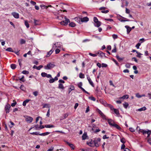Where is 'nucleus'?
I'll use <instances>...</instances> for the list:
<instances>
[{
  "mask_svg": "<svg viewBox=\"0 0 151 151\" xmlns=\"http://www.w3.org/2000/svg\"><path fill=\"white\" fill-rule=\"evenodd\" d=\"M137 57H139V58H141V55H142V54L141 53L138 52H137Z\"/></svg>",
  "mask_w": 151,
  "mask_h": 151,
  "instance_id": "5fc2aeb1",
  "label": "nucleus"
},
{
  "mask_svg": "<svg viewBox=\"0 0 151 151\" xmlns=\"http://www.w3.org/2000/svg\"><path fill=\"white\" fill-rule=\"evenodd\" d=\"M24 24L27 28H29V24L27 20H25L24 21Z\"/></svg>",
  "mask_w": 151,
  "mask_h": 151,
  "instance_id": "2f4dec72",
  "label": "nucleus"
},
{
  "mask_svg": "<svg viewBox=\"0 0 151 151\" xmlns=\"http://www.w3.org/2000/svg\"><path fill=\"white\" fill-rule=\"evenodd\" d=\"M139 132V133H142L144 135H145L146 134H147V137H149V136L150 135L151 133V131L148 129L145 130L143 129H140Z\"/></svg>",
  "mask_w": 151,
  "mask_h": 151,
  "instance_id": "f257e3e1",
  "label": "nucleus"
},
{
  "mask_svg": "<svg viewBox=\"0 0 151 151\" xmlns=\"http://www.w3.org/2000/svg\"><path fill=\"white\" fill-rule=\"evenodd\" d=\"M97 55H99V56L101 58H103V57H106L105 55V53L103 52H102L101 51H98L97 52Z\"/></svg>",
  "mask_w": 151,
  "mask_h": 151,
  "instance_id": "ddd939ff",
  "label": "nucleus"
},
{
  "mask_svg": "<svg viewBox=\"0 0 151 151\" xmlns=\"http://www.w3.org/2000/svg\"><path fill=\"white\" fill-rule=\"evenodd\" d=\"M89 55H90V56L93 57H96L97 56V54H92L91 53H89Z\"/></svg>",
  "mask_w": 151,
  "mask_h": 151,
  "instance_id": "603ef678",
  "label": "nucleus"
},
{
  "mask_svg": "<svg viewBox=\"0 0 151 151\" xmlns=\"http://www.w3.org/2000/svg\"><path fill=\"white\" fill-rule=\"evenodd\" d=\"M131 64L129 63H127L125 65V66L127 68H129L130 67V65Z\"/></svg>",
  "mask_w": 151,
  "mask_h": 151,
  "instance_id": "c03bdc74",
  "label": "nucleus"
},
{
  "mask_svg": "<svg viewBox=\"0 0 151 151\" xmlns=\"http://www.w3.org/2000/svg\"><path fill=\"white\" fill-rule=\"evenodd\" d=\"M33 94L35 96H36L38 95V92L37 91H35L33 92Z\"/></svg>",
  "mask_w": 151,
  "mask_h": 151,
  "instance_id": "864d4df0",
  "label": "nucleus"
},
{
  "mask_svg": "<svg viewBox=\"0 0 151 151\" xmlns=\"http://www.w3.org/2000/svg\"><path fill=\"white\" fill-rule=\"evenodd\" d=\"M79 77L80 78H84V75L82 73L79 74Z\"/></svg>",
  "mask_w": 151,
  "mask_h": 151,
  "instance_id": "49530a36",
  "label": "nucleus"
},
{
  "mask_svg": "<svg viewBox=\"0 0 151 151\" xmlns=\"http://www.w3.org/2000/svg\"><path fill=\"white\" fill-rule=\"evenodd\" d=\"M89 20V19L87 17H85L81 19V21L82 22H87Z\"/></svg>",
  "mask_w": 151,
  "mask_h": 151,
  "instance_id": "b1692460",
  "label": "nucleus"
},
{
  "mask_svg": "<svg viewBox=\"0 0 151 151\" xmlns=\"http://www.w3.org/2000/svg\"><path fill=\"white\" fill-rule=\"evenodd\" d=\"M83 84L81 82H80L78 84V87L80 88L84 92L86 93L89 95V93L86 91L82 87Z\"/></svg>",
  "mask_w": 151,
  "mask_h": 151,
  "instance_id": "6e6552de",
  "label": "nucleus"
},
{
  "mask_svg": "<svg viewBox=\"0 0 151 151\" xmlns=\"http://www.w3.org/2000/svg\"><path fill=\"white\" fill-rule=\"evenodd\" d=\"M53 50H50L49 52H47V55L46 56V57H49L53 52Z\"/></svg>",
  "mask_w": 151,
  "mask_h": 151,
  "instance_id": "cd10ccee",
  "label": "nucleus"
},
{
  "mask_svg": "<svg viewBox=\"0 0 151 151\" xmlns=\"http://www.w3.org/2000/svg\"><path fill=\"white\" fill-rule=\"evenodd\" d=\"M64 18L65 20L62 21L60 22V24L62 25H66L68 24V22H70V20L69 19L67 18L66 17H64Z\"/></svg>",
  "mask_w": 151,
  "mask_h": 151,
  "instance_id": "0eeeda50",
  "label": "nucleus"
},
{
  "mask_svg": "<svg viewBox=\"0 0 151 151\" xmlns=\"http://www.w3.org/2000/svg\"><path fill=\"white\" fill-rule=\"evenodd\" d=\"M69 25L70 27H74L76 26L75 24L73 22H71L70 23Z\"/></svg>",
  "mask_w": 151,
  "mask_h": 151,
  "instance_id": "473e14b6",
  "label": "nucleus"
},
{
  "mask_svg": "<svg viewBox=\"0 0 151 151\" xmlns=\"http://www.w3.org/2000/svg\"><path fill=\"white\" fill-rule=\"evenodd\" d=\"M10 108V106L9 104H7L6 106L5 109L6 113H8L9 112V110Z\"/></svg>",
  "mask_w": 151,
  "mask_h": 151,
  "instance_id": "2eb2a0df",
  "label": "nucleus"
},
{
  "mask_svg": "<svg viewBox=\"0 0 151 151\" xmlns=\"http://www.w3.org/2000/svg\"><path fill=\"white\" fill-rule=\"evenodd\" d=\"M129 129L130 131L131 132H134L135 131L134 129L132 127H130V128H129Z\"/></svg>",
  "mask_w": 151,
  "mask_h": 151,
  "instance_id": "69168bd1",
  "label": "nucleus"
},
{
  "mask_svg": "<svg viewBox=\"0 0 151 151\" xmlns=\"http://www.w3.org/2000/svg\"><path fill=\"white\" fill-rule=\"evenodd\" d=\"M24 78V76H22V77L19 79V80L20 81H21L22 82H24L25 81V80Z\"/></svg>",
  "mask_w": 151,
  "mask_h": 151,
  "instance_id": "e2e57ef3",
  "label": "nucleus"
},
{
  "mask_svg": "<svg viewBox=\"0 0 151 151\" xmlns=\"http://www.w3.org/2000/svg\"><path fill=\"white\" fill-rule=\"evenodd\" d=\"M22 73L24 74H29V72L28 71L24 70L22 71Z\"/></svg>",
  "mask_w": 151,
  "mask_h": 151,
  "instance_id": "09e8293b",
  "label": "nucleus"
},
{
  "mask_svg": "<svg viewBox=\"0 0 151 151\" xmlns=\"http://www.w3.org/2000/svg\"><path fill=\"white\" fill-rule=\"evenodd\" d=\"M110 108L111 110L114 111V113L117 116L119 117V116L120 114L118 109L114 108L112 105L110 106Z\"/></svg>",
  "mask_w": 151,
  "mask_h": 151,
  "instance_id": "423d86ee",
  "label": "nucleus"
},
{
  "mask_svg": "<svg viewBox=\"0 0 151 151\" xmlns=\"http://www.w3.org/2000/svg\"><path fill=\"white\" fill-rule=\"evenodd\" d=\"M112 37L114 39H116L117 38L118 36L117 35L115 34H113L112 35Z\"/></svg>",
  "mask_w": 151,
  "mask_h": 151,
  "instance_id": "680f3d73",
  "label": "nucleus"
},
{
  "mask_svg": "<svg viewBox=\"0 0 151 151\" xmlns=\"http://www.w3.org/2000/svg\"><path fill=\"white\" fill-rule=\"evenodd\" d=\"M65 142L71 148L72 150H74V146L73 144H71L67 141H66Z\"/></svg>",
  "mask_w": 151,
  "mask_h": 151,
  "instance_id": "a211bd4d",
  "label": "nucleus"
},
{
  "mask_svg": "<svg viewBox=\"0 0 151 151\" xmlns=\"http://www.w3.org/2000/svg\"><path fill=\"white\" fill-rule=\"evenodd\" d=\"M121 142L123 144H124L125 142V139L124 138H122L121 139Z\"/></svg>",
  "mask_w": 151,
  "mask_h": 151,
  "instance_id": "4d7b16f0",
  "label": "nucleus"
},
{
  "mask_svg": "<svg viewBox=\"0 0 151 151\" xmlns=\"http://www.w3.org/2000/svg\"><path fill=\"white\" fill-rule=\"evenodd\" d=\"M24 117L26 121L28 123H31L33 120V118L29 116H25Z\"/></svg>",
  "mask_w": 151,
  "mask_h": 151,
  "instance_id": "1a4fd4ad",
  "label": "nucleus"
},
{
  "mask_svg": "<svg viewBox=\"0 0 151 151\" xmlns=\"http://www.w3.org/2000/svg\"><path fill=\"white\" fill-rule=\"evenodd\" d=\"M116 128L117 129L119 130H120L121 129V128L120 127H119V125H118L116 124H115L113 126Z\"/></svg>",
  "mask_w": 151,
  "mask_h": 151,
  "instance_id": "7c9ffc66",
  "label": "nucleus"
},
{
  "mask_svg": "<svg viewBox=\"0 0 151 151\" xmlns=\"http://www.w3.org/2000/svg\"><path fill=\"white\" fill-rule=\"evenodd\" d=\"M34 23L35 25H38L40 24L41 23L39 20L34 19Z\"/></svg>",
  "mask_w": 151,
  "mask_h": 151,
  "instance_id": "aec40b11",
  "label": "nucleus"
},
{
  "mask_svg": "<svg viewBox=\"0 0 151 151\" xmlns=\"http://www.w3.org/2000/svg\"><path fill=\"white\" fill-rule=\"evenodd\" d=\"M141 45V43H138L136 45V47L137 49H139V47Z\"/></svg>",
  "mask_w": 151,
  "mask_h": 151,
  "instance_id": "13d9d810",
  "label": "nucleus"
},
{
  "mask_svg": "<svg viewBox=\"0 0 151 151\" xmlns=\"http://www.w3.org/2000/svg\"><path fill=\"white\" fill-rule=\"evenodd\" d=\"M68 114H64L63 116L64 117L63 118L62 117L61 119L60 120H62L63 119H65L68 116Z\"/></svg>",
  "mask_w": 151,
  "mask_h": 151,
  "instance_id": "72a5a7b5",
  "label": "nucleus"
},
{
  "mask_svg": "<svg viewBox=\"0 0 151 151\" xmlns=\"http://www.w3.org/2000/svg\"><path fill=\"white\" fill-rule=\"evenodd\" d=\"M50 133V132H46L40 134V135L44 136H45L49 134Z\"/></svg>",
  "mask_w": 151,
  "mask_h": 151,
  "instance_id": "bb28decb",
  "label": "nucleus"
},
{
  "mask_svg": "<svg viewBox=\"0 0 151 151\" xmlns=\"http://www.w3.org/2000/svg\"><path fill=\"white\" fill-rule=\"evenodd\" d=\"M74 89L75 87L73 85L70 86L69 88V93H70L72 91L74 90Z\"/></svg>",
  "mask_w": 151,
  "mask_h": 151,
  "instance_id": "4be33fe9",
  "label": "nucleus"
},
{
  "mask_svg": "<svg viewBox=\"0 0 151 151\" xmlns=\"http://www.w3.org/2000/svg\"><path fill=\"white\" fill-rule=\"evenodd\" d=\"M136 96L139 98L141 97V95H140L139 93H137L136 94Z\"/></svg>",
  "mask_w": 151,
  "mask_h": 151,
  "instance_id": "338daca9",
  "label": "nucleus"
},
{
  "mask_svg": "<svg viewBox=\"0 0 151 151\" xmlns=\"http://www.w3.org/2000/svg\"><path fill=\"white\" fill-rule=\"evenodd\" d=\"M45 127L47 128H51L54 127L55 126L52 124H46L45 125Z\"/></svg>",
  "mask_w": 151,
  "mask_h": 151,
  "instance_id": "393cba45",
  "label": "nucleus"
},
{
  "mask_svg": "<svg viewBox=\"0 0 151 151\" xmlns=\"http://www.w3.org/2000/svg\"><path fill=\"white\" fill-rule=\"evenodd\" d=\"M146 109V108L144 106L143 107H142L141 108L137 109V111H145Z\"/></svg>",
  "mask_w": 151,
  "mask_h": 151,
  "instance_id": "a878e982",
  "label": "nucleus"
},
{
  "mask_svg": "<svg viewBox=\"0 0 151 151\" xmlns=\"http://www.w3.org/2000/svg\"><path fill=\"white\" fill-rule=\"evenodd\" d=\"M100 141L101 139L99 138H95L93 140L94 146H95L96 147H98L100 144Z\"/></svg>",
  "mask_w": 151,
  "mask_h": 151,
  "instance_id": "20e7f679",
  "label": "nucleus"
},
{
  "mask_svg": "<svg viewBox=\"0 0 151 151\" xmlns=\"http://www.w3.org/2000/svg\"><path fill=\"white\" fill-rule=\"evenodd\" d=\"M96 111L101 116L102 119H104L106 120V117L105 115L99 109H96Z\"/></svg>",
  "mask_w": 151,
  "mask_h": 151,
  "instance_id": "9d476101",
  "label": "nucleus"
},
{
  "mask_svg": "<svg viewBox=\"0 0 151 151\" xmlns=\"http://www.w3.org/2000/svg\"><path fill=\"white\" fill-rule=\"evenodd\" d=\"M42 67L43 66L42 65H40L39 66H37V67H36V69L37 70H40Z\"/></svg>",
  "mask_w": 151,
  "mask_h": 151,
  "instance_id": "bf43d9fd",
  "label": "nucleus"
},
{
  "mask_svg": "<svg viewBox=\"0 0 151 151\" xmlns=\"http://www.w3.org/2000/svg\"><path fill=\"white\" fill-rule=\"evenodd\" d=\"M49 81L50 83H52L55 82V80L54 78H52L50 79L49 80Z\"/></svg>",
  "mask_w": 151,
  "mask_h": 151,
  "instance_id": "79ce46f5",
  "label": "nucleus"
},
{
  "mask_svg": "<svg viewBox=\"0 0 151 151\" xmlns=\"http://www.w3.org/2000/svg\"><path fill=\"white\" fill-rule=\"evenodd\" d=\"M30 101V100L29 99H27L25 101H24L22 105L23 106H25L26 104L28 103Z\"/></svg>",
  "mask_w": 151,
  "mask_h": 151,
  "instance_id": "c85d7f7f",
  "label": "nucleus"
},
{
  "mask_svg": "<svg viewBox=\"0 0 151 151\" xmlns=\"http://www.w3.org/2000/svg\"><path fill=\"white\" fill-rule=\"evenodd\" d=\"M40 7L42 9H47V7L45 5L43 4H41L40 5Z\"/></svg>",
  "mask_w": 151,
  "mask_h": 151,
  "instance_id": "58836bf2",
  "label": "nucleus"
},
{
  "mask_svg": "<svg viewBox=\"0 0 151 151\" xmlns=\"http://www.w3.org/2000/svg\"><path fill=\"white\" fill-rule=\"evenodd\" d=\"M99 102L101 104L105 106L106 107H109L110 108V106L112 105L111 104H108L103 99H100L99 100Z\"/></svg>",
  "mask_w": 151,
  "mask_h": 151,
  "instance_id": "39448f33",
  "label": "nucleus"
},
{
  "mask_svg": "<svg viewBox=\"0 0 151 151\" xmlns=\"http://www.w3.org/2000/svg\"><path fill=\"white\" fill-rule=\"evenodd\" d=\"M125 27L127 29V33L129 34L131 30V28L127 25L125 26Z\"/></svg>",
  "mask_w": 151,
  "mask_h": 151,
  "instance_id": "6ab92c4d",
  "label": "nucleus"
},
{
  "mask_svg": "<svg viewBox=\"0 0 151 151\" xmlns=\"http://www.w3.org/2000/svg\"><path fill=\"white\" fill-rule=\"evenodd\" d=\"M59 83H64L65 82V81L62 79H60L58 81Z\"/></svg>",
  "mask_w": 151,
  "mask_h": 151,
  "instance_id": "6e6d98bb",
  "label": "nucleus"
},
{
  "mask_svg": "<svg viewBox=\"0 0 151 151\" xmlns=\"http://www.w3.org/2000/svg\"><path fill=\"white\" fill-rule=\"evenodd\" d=\"M11 67L12 69H14L16 68V66L15 64H12L11 65Z\"/></svg>",
  "mask_w": 151,
  "mask_h": 151,
  "instance_id": "c9c22d12",
  "label": "nucleus"
},
{
  "mask_svg": "<svg viewBox=\"0 0 151 151\" xmlns=\"http://www.w3.org/2000/svg\"><path fill=\"white\" fill-rule=\"evenodd\" d=\"M87 79L89 82V84L93 87H94V85L93 82L91 80L89 76L88 75H87Z\"/></svg>",
  "mask_w": 151,
  "mask_h": 151,
  "instance_id": "f8f14e48",
  "label": "nucleus"
},
{
  "mask_svg": "<svg viewBox=\"0 0 151 151\" xmlns=\"http://www.w3.org/2000/svg\"><path fill=\"white\" fill-rule=\"evenodd\" d=\"M101 65L102 67H106L107 66V65L106 64L104 63H102Z\"/></svg>",
  "mask_w": 151,
  "mask_h": 151,
  "instance_id": "0e129e2a",
  "label": "nucleus"
},
{
  "mask_svg": "<svg viewBox=\"0 0 151 151\" xmlns=\"http://www.w3.org/2000/svg\"><path fill=\"white\" fill-rule=\"evenodd\" d=\"M43 108H48L49 109H50V106L49 105L47 104H45L44 105Z\"/></svg>",
  "mask_w": 151,
  "mask_h": 151,
  "instance_id": "8fccbe9b",
  "label": "nucleus"
},
{
  "mask_svg": "<svg viewBox=\"0 0 151 151\" xmlns=\"http://www.w3.org/2000/svg\"><path fill=\"white\" fill-rule=\"evenodd\" d=\"M12 15L16 19H18L19 17V14L16 12H13L12 13Z\"/></svg>",
  "mask_w": 151,
  "mask_h": 151,
  "instance_id": "4468645a",
  "label": "nucleus"
},
{
  "mask_svg": "<svg viewBox=\"0 0 151 151\" xmlns=\"http://www.w3.org/2000/svg\"><path fill=\"white\" fill-rule=\"evenodd\" d=\"M47 73L45 72H42L41 74V76L43 77H46Z\"/></svg>",
  "mask_w": 151,
  "mask_h": 151,
  "instance_id": "37998d69",
  "label": "nucleus"
},
{
  "mask_svg": "<svg viewBox=\"0 0 151 151\" xmlns=\"http://www.w3.org/2000/svg\"><path fill=\"white\" fill-rule=\"evenodd\" d=\"M129 98V95H124L122 97L120 98V99H127Z\"/></svg>",
  "mask_w": 151,
  "mask_h": 151,
  "instance_id": "c756f323",
  "label": "nucleus"
},
{
  "mask_svg": "<svg viewBox=\"0 0 151 151\" xmlns=\"http://www.w3.org/2000/svg\"><path fill=\"white\" fill-rule=\"evenodd\" d=\"M108 122L109 124L111 126H113V125L115 124L113 121L111 119H108Z\"/></svg>",
  "mask_w": 151,
  "mask_h": 151,
  "instance_id": "f3484780",
  "label": "nucleus"
},
{
  "mask_svg": "<svg viewBox=\"0 0 151 151\" xmlns=\"http://www.w3.org/2000/svg\"><path fill=\"white\" fill-rule=\"evenodd\" d=\"M32 135H40V134H39V132H33L30 133Z\"/></svg>",
  "mask_w": 151,
  "mask_h": 151,
  "instance_id": "f704fd0d",
  "label": "nucleus"
},
{
  "mask_svg": "<svg viewBox=\"0 0 151 151\" xmlns=\"http://www.w3.org/2000/svg\"><path fill=\"white\" fill-rule=\"evenodd\" d=\"M89 99L93 101H95L96 100L95 98L93 96L89 97Z\"/></svg>",
  "mask_w": 151,
  "mask_h": 151,
  "instance_id": "ea45409f",
  "label": "nucleus"
},
{
  "mask_svg": "<svg viewBox=\"0 0 151 151\" xmlns=\"http://www.w3.org/2000/svg\"><path fill=\"white\" fill-rule=\"evenodd\" d=\"M130 12V10L127 8H126V12L127 14H129Z\"/></svg>",
  "mask_w": 151,
  "mask_h": 151,
  "instance_id": "774afa93",
  "label": "nucleus"
},
{
  "mask_svg": "<svg viewBox=\"0 0 151 151\" xmlns=\"http://www.w3.org/2000/svg\"><path fill=\"white\" fill-rule=\"evenodd\" d=\"M123 105L125 108L127 109L128 106L129 104L125 102L123 104Z\"/></svg>",
  "mask_w": 151,
  "mask_h": 151,
  "instance_id": "4c0bfd02",
  "label": "nucleus"
},
{
  "mask_svg": "<svg viewBox=\"0 0 151 151\" xmlns=\"http://www.w3.org/2000/svg\"><path fill=\"white\" fill-rule=\"evenodd\" d=\"M58 88L60 89L64 90L65 89V87L63 84L59 83L58 84Z\"/></svg>",
  "mask_w": 151,
  "mask_h": 151,
  "instance_id": "5701e85b",
  "label": "nucleus"
},
{
  "mask_svg": "<svg viewBox=\"0 0 151 151\" xmlns=\"http://www.w3.org/2000/svg\"><path fill=\"white\" fill-rule=\"evenodd\" d=\"M6 50L7 51L13 52V49L11 47H9L6 49Z\"/></svg>",
  "mask_w": 151,
  "mask_h": 151,
  "instance_id": "e433bc0d",
  "label": "nucleus"
},
{
  "mask_svg": "<svg viewBox=\"0 0 151 151\" xmlns=\"http://www.w3.org/2000/svg\"><path fill=\"white\" fill-rule=\"evenodd\" d=\"M65 17V16H64L61 15V16H58L57 17V18H58V19L59 20H62L63 19V17Z\"/></svg>",
  "mask_w": 151,
  "mask_h": 151,
  "instance_id": "a19ab883",
  "label": "nucleus"
},
{
  "mask_svg": "<svg viewBox=\"0 0 151 151\" xmlns=\"http://www.w3.org/2000/svg\"><path fill=\"white\" fill-rule=\"evenodd\" d=\"M116 46L115 45H114V49H113L112 50V52H116Z\"/></svg>",
  "mask_w": 151,
  "mask_h": 151,
  "instance_id": "3c124183",
  "label": "nucleus"
},
{
  "mask_svg": "<svg viewBox=\"0 0 151 151\" xmlns=\"http://www.w3.org/2000/svg\"><path fill=\"white\" fill-rule=\"evenodd\" d=\"M109 12V11L108 10H106L105 11L104 10H102L101 12L103 13L106 14L108 13Z\"/></svg>",
  "mask_w": 151,
  "mask_h": 151,
  "instance_id": "052dcab7",
  "label": "nucleus"
},
{
  "mask_svg": "<svg viewBox=\"0 0 151 151\" xmlns=\"http://www.w3.org/2000/svg\"><path fill=\"white\" fill-rule=\"evenodd\" d=\"M55 66L54 63H49L47 65L44 66V68L46 70H49Z\"/></svg>",
  "mask_w": 151,
  "mask_h": 151,
  "instance_id": "f03ea898",
  "label": "nucleus"
},
{
  "mask_svg": "<svg viewBox=\"0 0 151 151\" xmlns=\"http://www.w3.org/2000/svg\"><path fill=\"white\" fill-rule=\"evenodd\" d=\"M88 137L86 133L84 132L82 135V139L83 140H85L87 139Z\"/></svg>",
  "mask_w": 151,
  "mask_h": 151,
  "instance_id": "412c9836",
  "label": "nucleus"
},
{
  "mask_svg": "<svg viewBox=\"0 0 151 151\" xmlns=\"http://www.w3.org/2000/svg\"><path fill=\"white\" fill-rule=\"evenodd\" d=\"M62 47V43L60 42H57L54 44L53 46V48L58 47L60 48Z\"/></svg>",
  "mask_w": 151,
  "mask_h": 151,
  "instance_id": "9b49d317",
  "label": "nucleus"
},
{
  "mask_svg": "<svg viewBox=\"0 0 151 151\" xmlns=\"http://www.w3.org/2000/svg\"><path fill=\"white\" fill-rule=\"evenodd\" d=\"M89 146L93 147L94 146V141L91 140L90 142H87L86 143Z\"/></svg>",
  "mask_w": 151,
  "mask_h": 151,
  "instance_id": "dca6fc26",
  "label": "nucleus"
},
{
  "mask_svg": "<svg viewBox=\"0 0 151 151\" xmlns=\"http://www.w3.org/2000/svg\"><path fill=\"white\" fill-rule=\"evenodd\" d=\"M116 57L119 61L122 60H123V58L120 57L118 55H116Z\"/></svg>",
  "mask_w": 151,
  "mask_h": 151,
  "instance_id": "a18cd8bd",
  "label": "nucleus"
},
{
  "mask_svg": "<svg viewBox=\"0 0 151 151\" xmlns=\"http://www.w3.org/2000/svg\"><path fill=\"white\" fill-rule=\"evenodd\" d=\"M93 21L94 22V25L95 27H99L101 25V23L96 17H93Z\"/></svg>",
  "mask_w": 151,
  "mask_h": 151,
  "instance_id": "7ed1b4c3",
  "label": "nucleus"
},
{
  "mask_svg": "<svg viewBox=\"0 0 151 151\" xmlns=\"http://www.w3.org/2000/svg\"><path fill=\"white\" fill-rule=\"evenodd\" d=\"M20 42L21 44H22L25 43V41L23 39H21L20 40Z\"/></svg>",
  "mask_w": 151,
  "mask_h": 151,
  "instance_id": "de8ad7c7",
  "label": "nucleus"
}]
</instances>
